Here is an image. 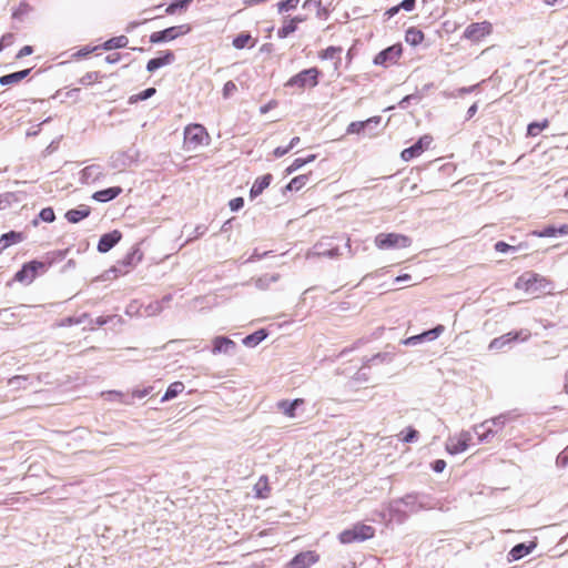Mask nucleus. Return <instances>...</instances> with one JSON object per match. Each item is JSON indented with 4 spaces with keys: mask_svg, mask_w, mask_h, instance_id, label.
<instances>
[{
    "mask_svg": "<svg viewBox=\"0 0 568 568\" xmlns=\"http://www.w3.org/2000/svg\"><path fill=\"white\" fill-rule=\"evenodd\" d=\"M424 506L418 501L417 495L408 494L389 504L390 517L397 521H404L409 514L419 511Z\"/></svg>",
    "mask_w": 568,
    "mask_h": 568,
    "instance_id": "nucleus-1",
    "label": "nucleus"
},
{
    "mask_svg": "<svg viewBox=\"0 0 568 568\" xmlns=\"http://www.w3.org/2000/svg\"><path fill=\"white\" fill-rule=\"evenodd\" d=\"M515 287L527 294H538L547 292L551 288L550 282L536 273H525L519 276L515 283Z\"/></svg>",
    "mask_w": 568,
    "mask_h": 568,
    "instance_id": "nucleus-2",
    "label": "nucleus"
},
{
    "mask_svg": "<svg viewBox=\"0 0 568 568\" xmlns=\"http://www.w3.org/2000/svg\"><path fill=\"white\" fill-rule=\"evenodd\" d=\"M322 75L323 72L317 67L303 69L296 74L292 75L284 85L286 88H298L301 90L306 88H315L318 85Z\"/></svg>",
    "mask_w": 568,
    "mask_h": 568,
    "instance_id": "nucleus-3",
    "label": "nucleus"
},
{
    "mask_svg": "<svg viewBox=\"0 0 568 568\" xmlns=\"http://www.w3.org/2000/svg\"><path fill=\"white\" fill-rule=\"evenodd\" d=\"M375 535V529L362 523H357L353 525L351 528H347L338 534V540L341 544L347 545L352 542H362L367 539L373 538Z\"/></svg>",
    "mask_w": 568,
    "mask_h": 568,
    "instance_id": "nucleus-4",
    "label": "nucleus"
},
{
    "mask_svg": "<svg viewBox=\"0 0 568 568\" xmlns=\"http://www.w3.org/2000/svg\"><path fill=\"white\" fill-rule=\"evenodd\" d=\"M382 116L375 115L364 121H354L348 124L346 132L348 134H357L364 139H373L377 129L381 126Z\"/></svg>",
    "mask_w": 568,
    "mask_h": 568,
    "instance_id": "nucleus-5",
    "label": "nucleus"
},
{
    "mask_svg": "<svg viewBox=\"0 0 568 568\" xmlns=\"http://www.w3.org/2000/svg\"><path fill=\"white\" fill-rule=\"evenodd\" d=\"M374 243L379 250H397L410 246L412 239L399 233H379L375 236Z\"/></svg>",
    "mask_w": 568,
    "mask_h": 568,
    "instance_id": "nucleus-6",
    "label": "nucleus"
},
{
    "mask_svg": "<svg viewBox=\"0 0 568 568\" xmlns=\"http://www.w3.org/2000/svg\"><path fill=\"white\" fill-rule=\"evenodd\" d=\"M403 44L400 42L394 43L381 50L373 59V64L377 67L388 68L396 64L403 54Z\"/></svg>",
    "mask_w": 568,
    "mask_h": 568,
    "instance_id": "nucleus-7",
    "label": "nucleus"
},
{
    "mask_svg": "<svg viewBox=\"0 0 568 568\" xmlns=\"http://www.w3.org/2000/svg\"><path fill=\"white\" fill-rule=\"evenodd\" d=\"M530 332L528 329H520L517 332H509L499 337L491 339L488 345V349L491 352H498L514 342H526L530 338Z\"/></svg>",
    "mask_w": 568,
    "mask_h": 568,
    "instance_id": "nucleus-8",
    "label": "nucleus"
},
{
    "mask_svg": "<svg viewBox=\"0 0 568 568\" xmlns=\"http://www.w3.org/2000/svg\"><path fill=\"white\" fill-rule=\"evenodd\" d=\"M471 433L468 430H462L458 434L449 436L446 442V450L450 455H457L466 452L471 444Z\"/></svg>",
    "mask_w": 568,
    "mask_h": 568,
    "instance_id": "nucleus-9",
    "label": "nucleus"
},
{
    "mask_svg": "<svg viewBox=\"0 0 568 568\" xmlns=\"http://www.w3.org/2000/svg\"><path fill=\"white\" fill-rule=\"evenodd\" d=\"M493 32V24L489 21L471 22L463 32L462 39L471 42H480L485 37Z\"/></svg>",
    "mask_w": 568,
    "mask_h": 568,
    "instance_id": "nucleus-10",
    "label": "nucleus"
},
{
    "mask_svg": "<svg viewBox=\"0 0 568 568\" xmlns=\"http://www.w3.org/2000/svg\"><path fill=\"white\" fill-rule=\"evenodd\" d=\"M139 153L131 146L126 151L116 152L110 158V164L113 169L122 170L138 161Z\"/></svg>",
    "mask_w": 568,
    "mask_h": 568,
    "instance_id": "nucleus-11",
    "label": "nucleus"
},
{
    "mask_svg": "<svg viewBox=\"0 0 568 568\" xmlns=\"http://www.w3.org/2000/svg\"><path fill=\"white\" fill-rule=\"evenodd\" d=\"M444 332L445 326L439 324L429 331L403 339L402 344L406 346H415L424 342H432L437 339Z\"/></svg>",
    "mask_w": 568,
    "mask_h": 568,
    "instance_id": "nucleus-12",
    "label": "nucleus"
},
{
    "mask_svg": "<svg viewBox=\"0 0 568 568\" xmlns=\"http://www.w3.org/2000/svg\"><path fill=\"white\" fill-rule=\"evenodd\" d=\"M175 61L174 51L168 49L159 51V54L146 62L145 69L149 73H154L159 69L170 65Z\"/></svg>",
    "mask_w": 568,
    "mask_h": 568,
    "instance_id": "nucleus-13",
    "label": "nucleus"
},
{
    "mask_svg": "<svg viewBox=\"0 0 568 568\" xmlns=\"http://www.w3.org/2000/svg\"><path fill=\"white\" fill-rule=\"evenodd\" d=\"M142 254L138 248H133L118 263V265L113 266L110 272H114L115 275L125 274L133 265L140 262Z\"/></svg>",
    "mask_w": 568,
    "mask_h": 568,
    "instance_id": "nucleus-14",
    "label": "nucleus"
},
{
    "mask_svg": "<svg viewBox=\"0 0 568 568\" xmlns=\"http://www.w3.org/2000/svg\"><path fill=\"white\" fill-rule=\"evenodd\" d=\"M205 138H209V133L202 124L192 123L184 129L183 142H203Z\"/></svg>",
    "mask_w": 568,
    "mask_h": 568,
    "instance_id": "nucleus-15",
    "label": "nucleus"
},
{
    "mask_svg": "<svg viewBox=\"0 0 568 568\" xmlns=\"http://www.w3.org/2000/svg\"><path fill=\"white\" fill-rule=\"evenodd\" d=\"M318 561V555L315 551H304L297 554L288 564L286 568H308Z\"/></svg>",
    "mask_w": 568,
    "mask_h": 568,
    "instance_id": "nucleus-16",
    "label": "nucleus"
},
{
    "mask_svg": "<svg viewBox=\"0 0 568 568\" xmlns=\"http://www.w3.org/2000/svg\"><path fill=\"white\" fill-rule=\"evenodd\" d=\"M41 267H43V263L37 261L24 264L23 267L16 273L14 280L18 282L31 283L34 280L38 270Z\"/></svg>",
    "mask_w": 568,
    "mask_h": 568,
    "instance_id": "nucleus-17",
    "label": "nucleus"
},
{
    "mask_svg": "<svg viewBox=\"0 0 568 568\" xmlns=\"http://www.w3.org/2000/svg\"><path fill=\"white\" fill-rule=\"evenodd\" d=\"M121 239L122 234L118 230L103 234L99 240L98 251L100 253L109 252L114 245H116L120 242Z\"/></svg>",
    "mask_w": 568,
    "mask_h": 568,
    "instance_id": "nucleus-18",
    "label": "nucleus"
},
{
    "mask_svg": "<svg viewBox=\"0 0 568 568\" xmlns=\"http://www.w3.org/2000/svg\"><path fill=\"white\" fill-rule=\"evenodd\" d=\"M236 344L229 337L217 336L213 339L212 353L216 354H231L235 351Z\"/></svg>",
    "mask_w": 568,
    "mask_h": 568,
    "instance_id": "nucleus-19",
    "label": "nucleus"
},
{
    "mask_svg": "<svg viewBox=\"0 0 568 568\" xmlns=\"http://www.w3.org/2000/svg\"><path fill=\"white\" fill-rule=\"evenodd\" d=\"M474 432L477 435L479 443H486L489 442L498 433V429H495L490 422L487 419L481 424L476 425L474 427Z\"/></svg>",
    "mask_w": 568,
    "mask_h": 568,
    "instance_id": "nucleus-20",
    "label": "nucleus"
},
{
    "mask_svg": "<svg viewBox=\"0 0 568 568\" xmlns=\"http://www.w3.org/2000/svg\"><path fill=\"white\" fill-rule=\"evenodd\" d=\"M32 70H33V68H28V69L19 70L16 72H11L8 74H3L0 77V85L7 87V85L17 84L20 81L28 78L30 75V73L32 72Z\"/></svg>",
    "mask_w": 568,
    "mask_h": 568,
    "instance_id": "nucleus-21",
    "label": "nucleus"
},
{
    "mask_svg": "<svg viewBox=\"0 0 568 568\" xmlns=\"http://www.w3.org/2000/svg\"><path fill=\"white\" fill-rule=\"evenodd\" d=\"M175 40L172 27L165 28L160 31H154L149 36V42L151 44L168 43Z\"/></svg>",
    "mask_w": 568,
    "mask_h": 568,
    "instance_id": "nucleus-22",
    "label": "nucleus"
},
{
    "mask_svg": "<svg viewBox=\"0 0 568 568\" xmlns=\"http://www.w3.org/2000/svg\"><path fill=\"white\" fill-rule=\"evenodd\" d=\"M91 213V210L88 205H80L77 209H72L65 212L64 217L70 223H78L83 219L88 217Z\"/></svg>",
    "mask_w": 568,
    "mask_h": 568,
    "instance_id": "nucleus-23",
    "label": "nucleus"
},
{
    "mask_svg": "<svg viewBox=\"0 0 568 568\" xmlns=\"http://www.w3.org/2000/svg\"><path fill=\"white\" fill-rule=\"evenodd\" d=\"M129 44V39L126 36L121 34L116 37H112L104 41L103 43L99 44L100 49L104 51H111L114 49H123L126 48Z\"/></svg>",
    "mask_w": 568,
    "mask_h": 568,
    "instance_id": "nucleus-24",
    "label": "nucleus"
},
{
    "mask_svg": "<svg viewBox=\"0 0 568 568\" xmlns=\"http://www.w3.org/2000/svg\"><path fill=\"white\" fill-rule=\"evenodd\" d=\"M102 175V168L98 164L88 165L81 171V180L84 183H93Z\"/></svg>",
    "mask_w": 568,
    "mask_h": 568,
    "instance_id": "nucleus-25",
    "label": "nucleus"
},
{
    "mask_svg": "<svg viewBox=\"0 0 568 568\" xmlns=\"http://www.w3.org/2000/svg\"><path fill=\"white\" fill-rule=\"evenodd\" d=\"M304 400L302 398H296L294 400H280L277 403V408L287 417L294 418L295 417V410L298 406L303 405Z\"/></svg>",
    "mask_w": 568,
    "mask_h": 568,
    "instance_id": "nucleus-26",
    "label": "nucleus"
},
{
    "mask_svg": "<svg viewBox=\"0 0 568 568\" xmlns=\"http://www.w3.org/2000/svg\"><path fill=\"white\" fill-rule=\"evenodd\" d=\"M122 192V189L120 186H113L105 190L97 191L93 193L92 199L98 202H109L113 199H115L118 195H120Z\"/></svg>",
    "mask_w": 568,
    "mask_h": 568,
    "instance_id": "nucleus-27",
    "label": "nucleus"
},
{
    "mask_svg": "<svg viewBox=\"0 0 568 568\" xmlns=\"http://www.w3.org/2000/svg\"><path fill=\"white\" fill-rule=\"evenodd\" d=\"M536 547L534 542H530L529 545L526 544H518L515 547L511 548L509 551V561L519 560L523 557L527 556L532 551V549Z\"/></svg>",
    "mask_w": 568,
    "mask_h": 568,
    "instance_id": "nucleus-28",
    "label": "nucleus"
},
{
    "mask_svg": "<svg viewBox=\"0 0 568 568\" xmlns=\"http://www.w3.org/2000/svg\"><path fill=\"white\" fill-rule=\"evenodd\" d=\"M424 39H425L424 32L420 29L416 28V27H409L405 31V41L410 47L415 48V47L422 44Z\"/></svg>",
    "mask_w": 568,
    "mask_h": 568,
    "instance_id": "nucleus-29",
    "label": "nucleus"
},
{
    "mask_svg": "<svg viewBox=\"0 0 568 568\" xmlns=\"http://www.w3.org/2000/svg\"><path fill=\"white\" fill-rule=\"evenodd\" d=\"M24 239L23 234L20 232L10 231L6 234H3L0 237V252L4 251L12 244H17L22 242Z\"/></svg>",
    "mask_w": 568,
    "mask_h": 568,
    "instance_id": "nucleus-30",
    "label": "nucleus"
},
{
    "mask_svg": "<svg viewBox=\"0 0 568 568\" xmlns=\"http://www.w3.org/2000/svg\"><path fill=\"white\" fill-rule=\"evenodd\" d=\"M271 180H272L271 174H265L263 176L257 178L251 187V191H250L251 197H256L260 194H262L263 191L270 185Z\"/></svg>",
    "mask_w": 568,
    "mask_h": 568,
    "instance_id": "nucleus-31",
    "label": "nucleus"
},
{
    "mask_svg": "<svg viewBox=\"0 0 568 568\" xmlns=\"http://www.w3.org/2000/svg\"><path fill=\"white\" fill-rule=\"evenodd\" d=\"M194 0H172L165 8V14L172 16L178 12H184L193 3Z\"/></svg>",
    "mask_w": 568,
    "mask_h": 568,
    "instance_id": "nucleus-32",
    "label": "nucleus"
},
{
    "mask_svg": "<svg viewBox=\"0 0 568 568\" xmlns=\"http://www.w3.org/2000/svg\"><path fill=\"white\" fill-rule=\"evenodd\" d=\"M33 11V7L27 2L21 1L16 8L12 9L11 18L17 21H23L24 17Z\"/></svg>",
    "mask_w": 568,
    "mask_h": 568,
    "instance_id": "nucleus-33",
    "label": "nucleus"
},
{
    "mask_svg": "<svg viewBox=\"0 0 568 568\" xmlns=\"http://www.w3.org/2000/svg\"><path fill=\"white\" fill-rule=\"evenodd\" d=\"M557 234L566 235L568 234V225H561L559 229H556L554 226H547L542 229L541 231H535L534 235L538 237H552Z\"/></svg>",
    "mask_w": 568,
    "mask_h": 568,
    "instance_id": "nucleus-34",
    "label": "nucleus"
},
{
    "mask_svg": "<svg viewBox=\"0 0 568 568\" xmlns=\"http://www.w3.org/2000/svg\"><path fill=\"white\" fill-rule=\"evenodd\" d=\"M549 125V120L544 119L541 121H532L527 125V138H535L537 136L542 130L547 129Z\"/></svg>",
    "mask_w": 568,
    "mask_h": 568,
    "instance_id": "nucleus-35",
    "label": "nucleus"
},
{
    "mask_svg": "<svg viewBox=\"0 0 568 568\" xmlns=\"http://www.w3.org/2000/svg\"><path fill=\"white\" fill-rule=\"evenodd\" d=\"M267 337V333L265 329H258L254 332L253 334L247 335L243 338V344L246 347H255L257 346L262 341H264Z\"/></svg>",
    "mask_w": 568,
    "mask_h": 568,
    "instance_id": "nucleus-36",
    "label": "nucleus"
},
{
    "mask_svg": "<svg viewBox=\"0 0 568 568\" xmlns=\"http://www.w3.org/2000/svg\"><path fill=\"white\" fill-rule=\"evenodd\" d=\"M425 145L426 144H412V146L405 149L400 153L402 159L407 162L414 158L419 156L425 151Z\"/></svg>",
    "mask_w": 568,
    "mask_h": 568,
    "instance_id": "nucleus-37",
    "label": "nucleus"
},
{
    "mask_svg": "<svg viewBox=\"0 0 568 568\" xmlns=\"http://www.w3.org/2000/svg\"><path fill=\"white\" fill-rule=\"evenodd\" d=\"M184 390V384L182 382H174L170 384L165 394L161 398V402H168L175 398L179 394Z\"/></svg>",
    "mask_w": 568,
    "mask_h": 568,
    "instance_id": "nucleus-38",
    "label": "nucleus"
},
{
    "mask_svg": "<svg viewBox=\"0 0 568 568\" xmlns=\"http://www.w3.org/2000/svg\"><path fill=\"white\" fill-rule=\"evenodd\" d=\"M316 159V155L315 154H308L306 156H300V158H296L292 164L286 169V172L287 174H291L295 171H297L298 169H301L302 166H304L305 164L314 161Z\"/></svg>",
    "mask_w": 568,
    "mask_h": 568,
    "instance_id": "nucleus-39",
    "label": "nucleus"
},
{
    "mask_svg": "<svg viewBox=\"0 0 568 568\" xmlns=\"http://www.w3.org/2000/svg\"><path fill=\"white\" fill-rule=\"evenodd\" d=\"M156 93V89L153 87L146 88L142 90L141 92L133 94L129 98V103L133 104L140 101H145L150 98H152Z\"/></svg>",
    "mask_w": 568,
    "mask_h": 568,
    "instance_id": "nucleus-40",
    "label": "nucleus"
},
{
    "mask_svg": "<svg viewBox=\"0 0 568 568\" xmlns=\"http://www.w3.org/2000/svg\"><path fill=\"white\" fill-rule=\"evenodd\" d=\"M280 280V275L278 274H273V275H263L258 278L255 280V286L260 290H266L270 287V285L272 283H275Z\"/></svg>",
    "mask_w": 568,
    "mask_h": 568,
    "instance_id": "nucleus-41",
    "label": "nucleus"
},
{
    "mask_svg": "<svg viewBox=\"0 0 568 568\" xmlns=\"http://www.w3.org/2000/svg\"><path fill=\"white\" fill-rule=\"evenodd\" d=\"M251 39L250 32H240L233 38L232 44L235 49L242 50L248 44Z\"/></svg>",
    "mask_w": 568,
    "mask_h": 568,
    "instance_id": "nucleus-42",
    "label": "nucleus"
},
{
    "mask_svg": "<svg viewBox=\"0 0 568 568\" xmlns=\"http://www.w3.org/2000/svg\"><path fill=\"white\" fill-rule=\"evenodd\" d=\"M255 495L258 498H266L268 496V481L266 477H261L254 486Z\"/></svg>",
    "mask_w": 568,
    "mask_h": 568,
    "instance_id": "nucleus-43",
    "label": "nucleus"
},
{
    "mask_svg": "<svg viewBox=\"0 0 568 568\" xmlns=\"http://www.w3.org/2000/svg\"><path fill=\"white\" fill-rule=\"evenodd\" d=\"M337 255H338V248L321 251V250H318V246L316 245V246H314V248L312 251H310L306 254V257L307 258H312L314 256H317V257H334V256H337Z\"/></svg>",
    "mask_w": 568,
    "mask_h": 568,
    "instance_id": "nucleus-44",
    "label": "nucleus"
},
{
    "mask_svg": "<svg viewBox=\"0 0 568 568\" xmlns=\"http://www.w3.org/2000/svg\"><path fill=\"white\" fill-rule=\"evenodd\" d=\"M343 51L342 47L329 45L318 53L322 60H333Z\"/></svg>",
    "mask_w": 568,
    "mask_h": 568,
    "instance_id": "nucleus-45",
    "label": "nucleus"
},
{
    "mask_svg": "<svg viewBox=\"0 0 568 568\" xmlns=\"http://www.w3.org/2000/svg\"><path fill=\"white\" fill-rule=\"evenodd\" d=\"M297 30L296 24H294L290 19H287L284 24L277 30V37L280 39L287 38L291 33H294Z\"/></svg>",
    "mask_w": 568,
    "mask_h": 568,
    "instance_id": "nucleus-46",
    "label": "nucleus"
},
{
    "mask_svg": "<svg viewBox=\"0 0 568 568\" xmlns=\"http://www.w3.org/2000/svg\"><path fill=\"white\" fill-rule=\"evenodd\" d=\"M103 77L104 75L101 74L99 71H90L80 78L79 83L82 85H91L93 81H99Z\"/></svg>",
    "mask_w": 568,
    "mask_h": 568,
    "instance_id": "nucleus-47",
    "label": "nucleus"
},
{
    "mask_svg": "<svg viewBox=\"0 0 568 568\" xmlns=\"http://www.w3.org/2000/svg\"><path fill=\"white\" fill-rule=\"evenodd\" d=\"M307 180V175H298L291 180L286 189L290 191H298L306 184Z\"/></svg>",
    "mask_w": 568,
    "mask_h": 568,
    "instance_id": "nucleus-48",
    "label": "nucleus"
},
{
    "mask_svg": "<svg viewBox=\"0 0 568 568\" xmlns=\"http://www.w3.org/2000/svg\"><path fill=\"white\" fill-rule=\"evenodd\" d=\"M298 2L300 0H281L276 4L277 10L278 12H287L294 10L297 7Z\"/></svg>",
    "mask_w": 568,
    "mask_h": 568,
    "instance_id": "nucleus-49",
    "label": "nucleus"
},
{
    "mask_svg": "<svg viewBox=\"0 0 568 568\" xmlns=\"http://www.w3.org/2000/svg\"><path fill=\"white\" fill-rule=\"evenodd\" d=\"M172 30H173L175 39H178L182 36L189 34L192 31V26L189 23L172 26Z\"/></svg>",
    "mask_w": 568,
    "mask_h": 568,
    "instance_id": "nucleus-50",
    "label": "nucleus"
},
{
    "mask_svg": "<svg viewBox=\"0 0 568 568\" xmlns=\"http://www.w3.org/2000/svg\"><path fill=\"white\" fill-rule=\"evenodd\" d=\"M40 220L47 223H52L55 220V214L52 207H44L39 213Z\"/></svg>",
    "mask_w": 568,
    "mask_h": 568,
    "instance_id": "nucleus-51",
    "label": "nucleus"
},
{
    "mask_svg": "<svg viewBox=\"0 0 568 568\" xmlns=\"http://www.w3.org/2000/svg\"><path fill=\"white\" fill-rule=\"evenodd\" d=\"M419 100H422V94L419 93L407 94L399 101L398 105L402 109H406L412 103V101L417 102Z\"/></svg>",
    "mask_w": 568,
    "mask_h": 568,
    "instance_id": "nucleus-52",
    "label": "nucleus"
},
{
    "mask_svg": "<svg viewBox=\"0 0 568 568\" xmlns=\"http://www.w3.org/2000/svg\"><path fill=\"white\" fill-rule=\"evenodd\" d=\"M100 47L99 45H95V47H89V45H85L83 48H81L80 50H78L73 57L77 58V59H82V58H85L88 57L89 54H91L92 52L99 50Z\"/></svg>",
    "mask_w": 568,
    "mask_h": 568,
    "instance_id": "nucleus-53",
    "label": "nucleus"
},
{
    "mask_svg": "<svg viewBox=\"0 0 568 568\" xmlns=\"http://www.w3.org/2000/svg\"><path fill=\"white\" fill-rule=\"evenodd\" d=\"M13 200L14 195L12 193L0 194V210L9 207Z\"/></svg>",
    "mask_w": 568,
    "mask_h": 568,
    "instance_id": "nucleus-54",
    "label": "nucleus"
},
{
    "mask_svg": "<svg viewBox=\"0 0 568 568\" xmlns=\"http://www.w3.org/2000/svg\"><path fill=\"white\" fill-rule=\"evenodd\" d=\"M14 36L10 32L4 33L0 39V52L3 51L7 47L13 43Z\"/></svg>",
    "mask_w": 568,
    "mask_h": 568,
    "instance_id": "nucleus-55",
    "label": "nucleus"
},
{
    "mask_svg": "<svg viewBox=\"0 0 568 568\" xmlns=\"http://www.w3.org/2000/svg\"><path fill=\"white\" fill-rule=\"evenodd\" d=\"M236 89L237 88L233 81L225 82L223 85V90H222L223 97L224 98L231 97L236 91Z\"/></svg>",
    "mask_w": 568,
    "mask_h": 568,
    "instance_id": "nucleus-56",
    "label": "nucleus"
},
{
    "mask_svg": "<svg viewBox=\"0 0 568 568\" xmlns=\"http://www.w3.org/2000/svg\"><path fill=\"white\" fill-rule=\"evenodd\" d=\"M417 436L418 432L412 427H408L406 434L402 437V440L404 443H412L417 439Z\"/></svg>",
    "mask_w": 568,
    "mask_h": 568,
    "instance_id": "nucleus-57",
    "label": "nucleus"
},
{
    "mask_svg": "<svg viewBox=\"0 0 568 568\" xmlns=\"http://www.w3.org/2000/svg\"><path fill=\"white\" fill-rule=\"evenodd\" d=\"M153 18H145L142 21H131L126 24L124 31L126 33L133 32L139 26L146 23L148 21L152 20Z\"/></svg>",
    "mask_w": 568,
    "mask_h": 568,
    "instance_id": "nucleus-58",
    "label": "nucleus"
},
{
    "mask_svg": "<svg viewBox=\"0 0 568 568\" xmlns=\"http://www.w3.org/2000/svg\"><path fill=\"white\" fill-rule=\"evenodd\" d=\"M205 232H206V227L204 225H197L194 229L193 235L191 237H189L183 245H185L186 243H189L195 239L203 236L205 234Z\"/></svg>",
    "mask_w": 568,
    "mask_h": 568,
    "instance_id": "nucleus-59",
    "label": "nucleus"
},
{
    "mask_svg": "<svg viewBox=\"0 0 568 568\" xmlns=\"http://www.w3.org/2000/svg\"><path fill=\"white\" fill-rule=\"evenodd\" d=\"M488 420L490 422L491 426L495 429H498V432L505 426V423H506V418L503 415L497 416V417L491 418V419H488Z\"/></svg>",
    "mask_w": 568,
    "mask_h": 568,
    "instance_id": "nucleus-60",
    "label": "nucleus"
},
{
    "mask_svg": "<svg viewBox=\"0 0 568 568\" xmlns=\"http://www.w3.org/2000/svg\"><path fill=\"white\" fill-rule=\"evenodd\" d=\"M398 6H399L400 10H405L407 12H410L416 7V0H402L398 3Z\"/></svg>",
    "mask_w": 568,
    "mask_h": 568,
    "instance_id": "nucleus-61",
    "label": "nucleus"
},
{
    "mask_svg": "<svg viewBox=\"0 0 568 568\" xmlns=\"http://www.w3.org/2000/svg\"><path fill=\"white\" fill-rule=\"evenodd\" d=\"M34 52V49L32 45H23L19 51L18 53L16 54V59H22L27 55H30Z\"/></svg>",
    "mask_w": 568,
    "mask_h": 568,
    "instance_id": "nucleus-62",
    "label": "nucleus"
},
{
    "mask_svg": "<svg viewBox=\"0 0 568 568\" xmlns=\"http://www.w3.org/2000/svg\"><path fill=\"white\" fill-rule=\"evenodd\" d=\"M231 211L235 212L243 207L244 200L242 197H235L229 203Z\"/></svg>",
    "mask_w": 568,
    "mask_h": 568,
    "instance_id": "nucleus-63",
    "label": "nucleus"
},
{
    "mask_svg": "<svg viewBox=\"0 0 568 568\" xmlns=\"http://www.w3.org/2000/svg\"><path fill=\"white\" fill-rule=\"evenodd\" d=\"M568 449L561 452L557 459H556V463L557 465L561 466V467H566L568 465V453H567Z\"/></svg>",
    "mask_w": 568,
    "mask_h": 568,
    "instance_id": "nucleus-64",
    "label": "nucleus"
}]
</instances>
